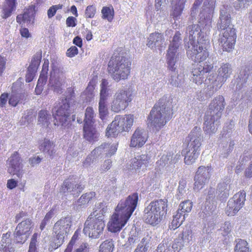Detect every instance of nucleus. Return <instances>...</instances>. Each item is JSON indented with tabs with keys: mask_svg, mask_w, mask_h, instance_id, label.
<instances>
[{
	"mask_svg": "<svg viewBox=\"0 0 252 252\" xmlns=\"http://www.w3.org/2000/svg\"><path fill=\"white\" fill-rule=\"evenodd\" d=\"M164 42L163 35L159 32L151 33L147 40V45L151 49L161 47Z\"/></svg>",
	"mask_w": 252,
	"mask_h": 252,
	"instance_id": "obj_30",
	"label": "nucleus"
},
{
	"mask_svg": "<svg viewBox=\"0 0 252 252\" xmlns=\"http://www.w3.org/2000/svg\"><path fill=\"white\" fill-rule=\"evenodd\" d=\"M138 194L135 192L128 195L125 200H121L117 205L115 211L119 213H124L130 218L135 210L138 202Z\"/></svg>",
	"mask_w": 252,
	"mask_h": 252,
	"instance_id": "obj_15",
	"label": "nucleus"
},
{
	"mask_svg": "<svg viewBox=\"0 0 252 252\" xmlns=\"http://www.w3.org/2000/svg\"><path fill=\"white\" fill-rule=\"evenodd\" d=\"M234 252H251L247 241L242 239L238 240L234 248Z\"/></svg>",
	"mask_w": 252,
	"mask_h": 252,
	"instance_id": "obj_47",
	"label": "nucleus"
},
{
	"mask_svg": "<svg viewBox=\"0 0 252 252\" xmlns=\"http://www.w3.org/2000/svg\"><path fill=\"white\" fill-rule=\"evenodd\" d=\"M71 225V220L69 217L63 218L54 224L53 231L56 234L55 243L57 248L63 244L64 235L69 232Z\"/></svg>",
	"mask_w": 252,
	"mask_h": 252,
	"instance_id": "obj_14",
	"label": "nucleus"
},
{
	"mask_svg": "<svg viewBox=\"0 0 252 252\" xmlns=\"http://www.w3.org/2000/svg\"><path fill=\"white\" fill-rule=\"evenodd\" d=\"M202 38L203 39H200L197 43L188 46L187 53L196 62L201 63L209 56V37L205 35Z\"/></svg>",
	"mask_w": 252,
	"mask_h": 252,
	"instance_id": "obj_9",
	"label": "nucleus"
},
{
	"mask_svg": "<svg viewBox=\"0 0 252 252\" xmlns=\"http://www.w3.org/2000/svg\"><path fill=\"white\" fill-rule=\"evenodd\" d=\"M40 149L50 158L53 159L55 156L56 149L55 144L48 139H45L40 146Z\"/></svg>",
	"mask_w": 252,
	"mask_h": 252,
	"instance_id": "obj_31",
	"label": "nucleus"
},
{
	"mask_svg": "<svg viewBox=\"0 0 252 252\" xmlns=\"http://www.w3.org/2000/svg\"><path fill=\"white\" fill-rule=\"evenodd\" d=\"M168 207L167 199L152 201L144 209L143 219L146 223L153 226L158 224L166 214Z\"/></svg>",
	"mask_w": 252,
	"mask_h": 252,
	"instance_id": "obj_4",
	"label": "nucleus"
},
{
	"mask_svg": "<svg viewBox=\"0 0 252 252\" xmlns=\"http://www.w3.org/2000/svg\"><path fill=\"white\" fill-rule=\"evenodd\" d=\"M95 193L93 191L83 194L77 201L78 205H85L94 198Z\"/></svg>",
	"mask_w": 252,
	"mask_h": 252,
	"instance_id": "obj_46",
	"label": "nucleus"
},
{
	"mask_svg": "<svg viewBox=\"0 0 252 252\" xmlns=\"http://www.w3.org/2000/svg\"><path fill=\"white\" fill-rule=\"evenodd\" d=\"M131 101L129 92L126 90L120 89L114 95V99L111 103V110L116 113L124 110Z\"/></svg>",
	"mask_w": 252,
	"mask_h": 252,
	"instance_id": "obj_13",
	"label": "nucleus"
},
{
	"mask_svg": "<svg viewBox=\"0 0 252 252\" xmlns=\"http://www.w3.org/2000/svg\"><path fill=\"white\" fill-rule=\"evenodd\" d=\"M171 160V153H169L166 155H163L160 160L158 161L159 164L162 166H165L166 164L170 163V160Z\"/></svg>",
	"mask_w": 252,
	"mask_h": 252,
	"instance_id": "obj_64",
	"label": "nucleus"
},
{
	"mask_svg": "<svg viewBox=\"0 0 252 252\" xmlns=\"http://www.w3.org/2000/svg\"><path fill=\"white\" fill-rule=\"evenodd\" d=\"M133 123L132 115H117L107 128L106 135L115 137L123 131H128Z\"/></svg>",
	"mask_w": 252,
	"mask_h": 252,
	"instance_id": "obj_7",
	"label": "nucleus"
},
{
	"mask_svg": "<svg viewBox=\"0 0 252 252\" xmlns=\"http://www.w3.org/2000/svg\"><path fill=\"white\" fill-rule=\"evenodd\" d=\"M172 72V74L168 80V83L176 87L181 86L184 81L183 76L177 74L175 71Z\"/></svg>",
	"mask_w": 252,
	"mask_h": 252,
	"instance_id": "obj_40",
	"label": "nucleus"
},
{
	"mask_svg": "<svg viewBox=\"0 0 252 252\" xmlns=\"http://www.w3.org/2000/svg\"><path fill=\"white\" fill-rule=\"evenodd\" d=\"M245 200L246 193L244 190L236 193L228 201L226 213L228 216L235 215L242 208Z\"/></svg>",
	"mask_w": 252,
	"mask_h": 252,
	"instance_id": "obj_18",
	"label": "nucleus"
},
{
	"mask_svg": "<svg viewBox=\"0 0 252 252\" xmlns=\"http://www.w3.org/2000/svg\"><path fill=\"white\" fill-rule=\"evenodd\" d=\"M185 215L186 214L184 215L182 214L180 211H177L176 214L173 216V220L169 225V228L170 229L175 230L179 227L185 220L186 218Z\"/></svg>",
	"mask_w": 252,
	"mask_h": 252,
	"instance_id": "obj_39",
	"label": "nucleus"
},
{
	"mask_svg": "<svg viewBox=\"0 0 252 252\" xmlns=\"http://www.w3.org/2000/svg\"><path fill=\"white\" fill-rule=\"evenodd\" d=\"M186 141L188 143L187 147L188 149L200 151L201 146L203 141L200 127L195 126L186 138Z\"/></svg>",
	"mask_w": 252,
	"mask_h": 252,
	"instance_id": "obj_22",
	"label": "nucleus"
},
{
	"mask_svg": "<svg viewBox=\"0 0 252 252\" xmlns=\"http://www.w3.org/2000/svg\"><path fill=\"white\" fill-rule=\"evenodd\" d=\"M41 57V53H36L34 55L32 59V60L31 64L28 67L29 70L32 69L33 71H37L38 66L40 63Z\"/></svg>",
	"mask_w": 252,
	"mask_h": 252,
	"instance_id": "obj_49",
	"label": "nucleus"
},
{
	"mask_svg": "<svg viewBox=\"0 0 252 252\" xmlns=\"http://www.w3.org/2000/svg\"><path fill=\"white\" fill-rule=\"evenodd\" d=\"M220 118L206 113L204 117L203 130L209 135L216 133L220 124Z\"/></svg>",
	"mask_w": 252,
	"mask_h": 252,
	"instance_id": "obj_25",
	"label": "nucleus"
},
{
	"mask_svg": "<svg viewBox=\"0 0 252 252\" xmlns=\"http://www.w3.org/2000/svg\"><path fill=\"white\" fill-rule=\"evenodd\" d=\"M84 136L89 141H93L98 136V133L94 127L93 124L84 125Z\"/></svg>",
	"mask_w": 252,
	"mask_h": 252,
	"instance_id": "obj_38",
	"label": "nucleus"
},
{
	"mask_svg": "<svg viewBox=\"0 0 252 252\" xmlns=\"http://www.w3.org/2000/svg\"><path fill=\"white\" fill-rule=\"evenodd\" d=\"M252 74V65L248 63L242 66L240 68L238 79L236 89L240 91L245 86V85L248 81L250 76Z\"/></svg>",
	"mask_w": 252,
	"mask_h": 252,
	"instance_id": "obj_27",
	"label": "nucleus"
},
{
	"mask_svg": "<svg viewBox=\"0 0 252 252\" xmlns=\"http://www.w3.org/2000/svg\"><path fill=\"white\" fill-rule=\"evenodd\" d=\"M7 171L12 175H16L17 177H22L23 171L21 170V159L19 154L15 152L7 160Z\"/></svg>",
	"mask_w": 252,
	"mask_h": 252,
	"instance_id": "obj_24",
	"label": "nucleus"
},
{
	"mask_svg": "<svg viewBox=\"0 0 252 252\" xmlns=\"http://www.w3.org/2000/svg\"><path fill=\"white\" fill-rule=\"evenodd\" d=\"M217 28L221 32L219 39V44L223 51L230 52L234 48L237 35L236 30L231 24L230 7L228 5H223L220 7Z\"/></svg>",
	"mask_w": 252,
	"mask_h": 252,
	"instance_id": "obj_1",
	"label": "nucleus"
},
{
	"mask_svg": "<svg viewBox=\"0 0 252 252\" xmlns=\"http://www.w3.org/2000/svg\"><path fill=\"white\" fill-rule=\"evenodd\" d=\"M232 69L230 64L228 63H222L218 69V75L217 79H215V75H209L208 78L209 83H211L210 91L207 93L209 96L213 95L215 92L220 88L222 84L226 81L232 73Z\"/></svg>",
	"mask_w": 252,
	"mask_h": 252,
	"instance_id": "obj_11",
	"label": "nucleus"
},
{
	"mask_svg": "<svg viewBox=\"0 0 252 252\" xmlns=\"http://www.w3.org/2000/svg\"><path fill=\"white\" fill-rule=\"evenodd\" d=\"M50 115L48 114L47 111L41 110L38 113V124L47 127L50 124Z\"/></svg>",
	"mask_w": 252,
	"mask_h": 252,
	"instance_id": "obj_41",
	"label": "nucleus"
},
{
	"mask_svg": "<svg viewBox=\"0 0 252 252\" xmlns=\"http://www.w3.org/2000/svg\"><path fill=\"white\" fill-rule=\"evenodd\" d=\"M129 217L125 215L124 213L120 214L118 211L112 216L111 219L108 224V229L112 232L119 231L126 224Z\"/></svg>",
	"mask_w": 252,
	"mask_h": 252,
	"instance_id": "obj_23",
	"label": "nucleus"
},
{
	"mask_svg": "<svg viewBox=\"0 0 252 252\" xmlns=\"http://www.w3.org/2000/svg\"><path fill=\"white\" fill-rule=\"evenodd\" d=\"M52 70L48 86L50 89L57 94L62 93V86L64 83V76L63 71L55 64L52 65Z\"/></svg>",
	"mask_w": 252,
	"mask_h": 252,
	"instance_id": "obj_16",
	"label": "nucleus"
},
{
	"mask_svg": "<svg viewBox=\"0 0 252 252\" xmlns=\"http://www.w3.org/2000/svg\"><path fill=\"white\" fill-rule=\"evenodd\" d=\"M96 210L94 211L84 224V233L89 237L97 238L102 233L105 227L102 213H97Z\"/></svg>",
	"mask_w": 252,
	"mask_h": 252,
	"instance_id": "obj_6",
	"label": "nucleus"
},
{
	"mask_svg": "<svg viewBox=\"0 0 252 252\" xmlns=\"http://www.w3.org/2000/svg\"><path fill=\"white\" fill-rule=\"evenodd\" d=\"M192 207V202L189 200H187L182 202L179 205V208L177 211H180V212L184 213L189 212Z\"/></svg>",
	"mask_w": 252,
	"mask_h": 252,
	"instance_id": "obj_52",
	"label": "nucleus"
},
{
	"mask_svg": "<svg viewBox=\"0 0 252 252\" xmlns=\"http://www.w3.org/2000/svg\"><path fill=\"white\" fill-rule=\"evenodd\" d=\"M185 0H173L171 15L176 19L179 18L185 8Z\"/></svg>",
	"mask_w": 252,
	"mask_h": 252,
	"instance_id": "obj_34",
	"label": "nucleus"
},
{
	"mask_svg": "<svg viewBox=\"0 0 252 252\" xmlns=\"http://www.w3.org/2000/svg\"><path fill=\"white\" fill-rule=\"evenodd\" d=\"M225 105L224 98L222 95H219L211 101L206 113L220 118Z\"/></svg>",
	"mask_w": 252,
	"mask_h": 252,
	"instance_id": "obj_26",
	"label": "nucleus"
},
{
	"mask_svg": "<svg viewBox=\"0 0 252 252\" xmlns=\"http://www.w3.org/2000/svg\"><path fill=\"white\" fill-rule=\"evenodd\" d=\"M34 8V6L32 5L29 6V7L25 11L23 14L24 17V23H27L28 24H32L33 23L35 14Z\"/></svg>",
	"mask_w": 252,
	"mask_h": 252,
	"instance_id": "obj_44",
	"label": "nucleus"
},
{
	"mask_svg": "<svg viewBox=\"0 0 252 252\" xmlns=\"http://www.w3.org/2000/svg\"><path fill=\"white\" fill-rule=\"evenodd\" d=\"M16 0H5L3 6L2 17L6 19L9 17L16 9Z\"/></svg>",
	"mask_w": 252,
	"mask_h": 252,
	"instance_id": "obj_36",
	"label": "nucleus"
},
{
	"mask_svg": "<svg viewBox=\"0 0 252 252\" xmlns=\"http://www.w3.org/2000/svg\"><path fill=\"white\" fill-rule=\"evenodd\" d=\"M148 138L147 132L144 129L137 128L133 134L130 146L141 147L144 145Z\"/></svg>",
	"mask_w": 252,
	"mask_h": 252,
	"instance_id": "obj_28",
	"label": "nucleus"
},
{
	"mask_svg": "<svg viewBox=\"0 0 252 252\" xmlns=\"http://www.w3.org/2000/svg\"><path fill=\"white\" fill-rule=\"evenodd\" d=\"M181 35L179 32H176L167 51L166 62L168 69L171 71H175L179 60L180 55L177 51L181 40Z\"/></svg>",
	"mask_w": 252,
	"mask_h": 252,
	"instance_id": "obj_10",
	"label": "nucleus"
},
{
	"mask_svg": "<svg viewBox=\"0 0 252 252\" xmlns=\"http://www.w3.org/2000/svg\"><path fill=\"white\" fill-rule=\"evenodd\" d=\"M211 170L208 166H200L198 167L194 178L193 189L194 190H199L208 182L210 177Z\"/></svg>",
	"mask_w": 252,
	"mask_h": 252,
	"instance_id": "obj_21",
	"label": "nucleus"
},
{
	"mask_svg": "<svg viewBox=\"0 0 252 252\" xmlns=\"http://www.w3.org/2000/svg\"><path fill=\"white\" fill-rule=\"evenodd\" d=\"M54 213L53 210H50L45 215L43 220L40 225V229L42 230L46 225L49 222L50 219L53 217Z\"/></svg>",
	"mask_w": 252,
	"mask_h": 252,
	"instance_id": "obj_60",
	"label": "nucleus"
},
{
	"mask_svg": "<svg viewBox=\"0 0 252 252\" xmlns=\"http://www.w3.org/2000/svg\"><path fill=\"white\" fill-rule=\"evenodd\" d=\"M78 239V233L77 231H75L74 235L71 238V240L70 241L69 244H68L67 248L65 249V250H67V251H69L70 252H71L74 246L75 245Z\"/></svg>",
	"mask_w": 252,
	"mask_h": 252,
	"instance_id": "obj_61",
	"label": "nucleus"
},
{
	"mask_svg": "<svg viewBox=\"0 0 252 252\" xmlns=\"http://www.w3.org/2000/svg\"><path fill=\"white\" fill-rule=\"evenodd\" d=\"M213 68V64L209 61L197 64L192 70V81L198 85L201 84L203 82L205 84H211L208 81L209 76H207V74L209 73Z\"/></svg>",
	"mask_w": 252,
	"mask_h": 252,
	"instance_id": "obj_12",
	"label": "nucleus"
},
{
	"mask_svg": "<svg viewBox=\"0 0 252 252\" xmlns=\"http://www.w3.org/2000/svg\"><path fill=\"white\" fill-rule=\"evenodd\" d=\"M231 180L230 179L220 183L217 187V192L220 198L223 199L229 196V191L232 189Z\"/></svg>",
	"mask_w": 252,
	"mask_h": 252,
	"instance_id": "obj_32",
	"label": "nucleus"
},
{
	"mask_svg": "<svg viewBox=\"0 0 252 252\" xmlns=\"http://www.w3.org/2000/svg\"><path fill=\"white\" fill-rule=\"evenodd\" d=\"M85 188L82 182L76 181L72 178L65 180L60 189V192L63 193H69L72 195L77 196Z\"/></svg>",
	"mask_w": 252,
	"mask_h": 252,
	"instance_id": "obj_19",
	"label": "nucleus"
},
{
	"mask_svg": "<svg viewBox=\"0 0 252 252\" xmlns=\"http://www.w3.org/2000/svg\"><path fill=\"white\" fill-rule=\"evenodd\" d=\"M172 248V242L166 243L165 241H163L162 244L158 245L156 251L158 252H173Z\"/></svg>",
	"mask_w": 252,
	"mask_h": 252,
	"instance_id": "obj_55",
	"label": "nucleus"
},
{
	"mask_svg": "<svg viewBox=\"0 0 252 252\" xmlns=\"http://www.w3.org/2000/svg\"><path fill=\"white\" fill-rule=\"evenodd\" d=\"M24 118L28 123H31L35 119V113L33 110H28Z\"/></svg>",
	"mask_w": 252,
	"mask_h": 252,
	"instance_id": "obj_62",
	"label": "nucleus"
},
{
	"mask_svg": "<svg viewBox=\"0 0 252 252\" xmlns=\"http://www.w3.org/2000/svg\"><path fill=\"white\" fill-rule=\"evenodd\" d=\"M192 231L189 227L183 231L182 239L184 244L187 245L192 240Z\"/></svg>",
	"mask_w": 252,
	"mask_h": 252,
	"instance_id": "obj_50",
	"label": "nucleus"
},
{
	"mask_svg": "<svg viewBox=\"0 0 252 252\" xmlns=\"http://www.w3.org/2000/svg\"><path fill=\"white\" fill-rule=\"evenodd\" d=\"M102 14V18L107 19L109 22H111L114 18L113 8H110L109 7H103L101 10Z\"/></svg>",
	"mask_w": 252,
	"mask_h": 252,
	"instance_id": "obj_51",
	"label": "nucleus"
},
{
	"mask_svg": "<svg viewBox=\"0 0 252 252\" xmlns=\"http://www.w3.org/2000/svg\"><path fill=\"white\" fill-rule=\"evenodd\" d=\"M94 112L93 108L88 107L85 111L84 125H91L94 123Z\"/></svg>",
	"mask_w": 252,
	"mask_h": 252,
	"instance_id": "obj_48",
	"label": "nucleus"
},
{
	"mask_svg": "<svg viewBox=\"0 0 252 252\" xmlns=\"http://www.w3.org/2000/svg\"><path fill=\"white\" fill-rule=\"evenodd\" d=\"M140 241V238L136 232L131 234L128 238L127 241L124 245V248L127 250H131L134 246L135 244Z\"/></svg>",
	"mask_w": 252,
	"mask_h": 252,
	"instance_id": "obj_45",
	"label": "nucleus"
},
{
	"mask_svg": "<svg viewBox=\"0 0 252 252\" xmlns=\"http://www.w3.org/2000/svg\"><path fill=\"white\" fill-rule=\"evenodd\" d=\"M74 102V93L69 89L58 105L53 109V116L57 122H59L62 126H65L67 123Z\"/></svg>",
	"mask_w": 252,
	"mask_h": 252,
	"instance_id": "obj_5",
	"label": "nucleus"
},
{
	"mask_svg": "<svg viewBox=\"0 0 252 252\" xmlns=\"http://www.w3.org/2000/svg\"><path fill=\"white\" fill-rule=\"evenodd\" d=\"M24 97V95L22 94L12 93L9 98V104L13 106H16Z\"/></svg>",
	"mask_w": 252,
	"mask_h": 252,
	"instance_id": "obj_54",
	"label": "nucleus"
},
{
	"mask_svg": "<svg viewBox=\"0 0 252 252\" xmlns=\"http://www.w3.org/2000/svg\"><path fill=\"white\" fill-rule=\"evenodd\" d=\"M171 102L167 95H164L156 103L147 119L148 126L153 131H159L171 118Z\"/></svg>",
	"mask_w": 252,
	"mask_h": 252,
	"instance_id": "obj_2",
	"label": "nucleus"
},
{
	"mask_svg": "<svg viewBox=\"0 0 252 252\" xmlns=\"http://www.w3.org/2000/svg\"><path fill=\"white\" fill-rule=\"evenodd\" d=\"M97 157L96 154H93V151L91 154L88 156L85 160L83 162V165L85 167H88L96 161Z\"/></svg>",
	"mask_w": 252,
	"mask_h": 252,
	"instance_id": "obj_59",
	"label": "nucleus"
},
{
	"mask_svg": "<svg viewBox=\"0 0 252 252\" xmlns=\"http://www.w3.org/2000/svg\"><path fill=\"white\" fill-rule=\"evenodd\" d=\"M151 237L147 235L143 238L133 252H147Z\"/></svg>",
	"mask_w": 252,
	"mask_h": 252,
	"instance_id": "obj_42",
	"label": "nucleus"
},
{
	"mask_svg": "<svg viewBox=\"0 0 252 252\" xmlns=\"http://www.w3.org/2000/svg\"><path fill=\"white\" fill-rule=\"evenodd\" d=\"M98 104L100 118L103 120L108 113L107 100H99Z\"/></svg>",
	"mask_w": 252,
	"mask_h": 252,
	"instance_id": "obj_53",
	"label": "nucleus"
},
{
	"mask_svg": "<svg viewBox=\"0 0 252 252\" xmlns=\"http://www.w3.org/2000/svg\"><path fill=\"white\" fill-rule=\"evenodd\" d=\"M114 248V241L108 239L103 241L99 247V252H113Z\"/></svg>",
	"mask_w": 252,
	"mask_h": 252,
	"instance_id": "obj_43",
	"label": "nucleus"
},
{
	"mask_svg": "<svg viewBox=\"0 0 252 252\" xmlns=\"http://www.w3.org/2000/svg\"><path fill=\"white\" fill-rule=\"evenodd\" d=\"M194 20H191L192 23H190L189 19V25L186 30L187 35L189 39L188 46L197 43V41L200 39H203L202 37L205 35L208 37L212 28V24H210V27L209 28H207L205 22H201V18L200 17L198 23L202 27V28H200L198 24H194Z\"/></svg>",
	"mask_w": 252,
	"mask_h": 252,
	"instance_id": "obj_8",
	"label": "nucleus"
},
{
	"mask_svg": "<svg viewBox=\"0 0 252 252\" xmlns=\"http://www.w3.org/2000/svg\"><path fill=\"white\" fill-rule=\"evenodd\" d=\"M202 1L203 0H196L194 2L191 10L190 16L189 17V21L190 23H192L191 20L196 19L198 8L202 3Z\"/></svg>",
	"mask_w": 252,
	"mask_h": 252,
	"instance_id": "obj_56",
	"label": "nucleus"
},
{
	"mask_svg": "<svg viewBox=\"0 0 252 252\" xmlns=\"http://www.w3.org/2000/svg\"><path fill=\"white\" fill-rule=\"evenodd\" d=\"M234 145V141L231 139L228 140H222L219 146V151L221 156L223 158H226L232 151Z\"/></svg>",
	"mask_w": 252,
	"mask_h": 252,
	"instance_id": "obj_33",
	"label": "nucleus"
},
{
	"mask_svg": "<svg viewBox=\"0 0 252 252\" xmlns=\"http://www.w3.org/2000/svg\"><path fill=\"white\" fill-rule=\"evenodd\" d=\"M105 148L104 152L106 156L110 157L114 155L117 150L116 144H110L107 143H104Z\"/></svg>",
	"mask_w": 252,
	"mask_h": 252,
	"instance_id": "obj_57",
	"label": "nucleus"
},
{
	"mask_svg": "<svg viewBox=\"0 0 252 252\" xmlns=\"http://www.w3.org/2000/svg\"><path fill=\"white\" fill-rule=\"evenodd\" d=\"M200 151L186 148L183 151L185 154V162L187 164H191L194 162L200 154Z\"/></svg>",
	"mask_w": 252,
	"mask_h": 252,
	"instance_id": "obj_35",
	"label": "nucleus"
},
{
	"mask_svg": "<svg viewBox=\"0 0 252 252\" xmlns=\"http://www.w3.org/2000/svg\"><path fill=\"white\" fill-rule=\"evenodd\" d=\"M131 62L126 53L121 49L115 51L108 63V70L112 78L116 82L127 78L130 73Z\"/></svg>",
	"mask_w": 252,
	"mask_h": 252,
	"instance_id": "obj_3",
	"label": "nucleus"
},
{
	"mask_svg": "<svg viewBox=\"0 0 252 252\" xmlns=\"http://www.w3.org/2000/svg\"><path fill=\"white\" fill-rule=\"evenodd\" d=\"M95 7L93 5H89L85 10V16L86 18H92L95 13Z\"/></svg>",
	"mask_w": 252,
	"mask_h": 252,
	"instance_id": "obj_63",
	"label": "nucleus"
},
{
	"mask_svg": "<svg viewBox=\"0 0 252 252\" xmlns=\"http://www.w3.org/2000/svg\"><path fill=\"white\" fill-rule=\"evenodd\" d=\"M38 234L35 233L32 236L30 243L28 252H37L36 243Z\"/></svg>",
	"mask_w": 252,
	"mask_h": 252,
	"instance_id": "obj_58",
	"label": "nucleus"
},
{
	"mask_svg": "<svg viewBox=\"0 0 252 252\" xmlns=\"http://www.w3.org/2000/svg\"><path fill=\"white\" fill-rule=\"evenodd\" d=\"M150 160V157L147 155L143 154L137 156L131 159L130 169L136 171L141 169L145 170Z\"/></svg>",
	"mask_w": 252,
	"mask_h": 252,
	"instance_id": "obj_29",
	"label": "nucleus"
},
{
	"mask_svg": "<svg viewBox=\"0 0 252 252\" xmlns=\"http://www.w3.org/2000/svg\"><path fill=\"white\" fill-rule=\"evenodd\" d=\"M216 0H205L199 14L201 22H205L209 28L212 23V17L215 8Z\"/></svg>",
	"mask_w": 252,
	"mask_h": 252,
	"instance_id": "obj_20",
	"label": "nucleus"
},
{
	"mask_svg": "<svg viewBox=\"0 0 252 252\" xmlns=\"http://www.w3.org/2000/svg\"><path fill=\"white\" fill-rule=\"evenodd\" d=\"M10 234H3L0 242V251L1 252H13L14 248L12 246L9 239Z\"/></svg>",
	"mask_w": 252,
	"mask_h": 252,
	"instance_id": "obj_37",
	"label": "nucleus"
},
{
	"mask_svg": "<svg viewBox=\"0 0 252 252\" xmlns=\"http://www.w3.org/2000/svg\"><path fill=\"white\" fill-rule=\"evenodd\" d=\"M32 228V221L27 219L19 223L14 232L15 241L17 243H24L29 237Z\"/></svg>",
	"mask_w": 252,
	"mask_h": 252,
	"instance_id": "obj_17",
	"label": "nucleus"
}]
</instances>
